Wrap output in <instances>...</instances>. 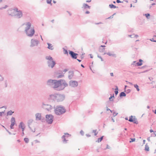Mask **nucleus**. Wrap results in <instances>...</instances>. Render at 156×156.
Instances as JSON below:
<instances>
[{
    "label": "nucleus",
    "instance_id": "f257e3e1",
    "mask_svg": "<svg viewBox=\"0 0 156 156\" xmlns=\"http://www.w3.org/2000/svg\"><path fill=\"white\" fill-rule=\"evenodd\" d=\"M47 84L58 91L62 90L68 86V84L65 81L62 80H55L49 79L47 82Z\"/></svg>",
    "mask_w": 156,
    "mask_h": 156
},
{
    "label": "nucleus",
    "instance_id": "f03ea898",
    "mask_svg": "<svg viewBox=\"0 0 156 156\" xmlns=\"http://www.w3.org/2000/svg\"><path fill=\"white\" fill-rule=\"evenodd\" d=\"M65 98V96L64 94L54 93L50 94L48 99L55 102H60L63 101Z\"/></svg>",
    "mask_w": 156,
    "mask_h": 156
},
{
    "label": "nucleus",
    "instance_id": "7ed1b4c3",
    "mask_svg": "<svg viewBox=\"0 0 156 156\" xmlns=\"http://www.w3.org/2000/svg\"><path fill=\"white\" fill-rule=\"evenodd\" d=\"M8 14L9 16L15 17L17 18H20L23 16V13L22 11L20 10H18L17 8L9 11Z\"/></svg>",
    "mask_w": 156,
    "mask_h": 156
},
{
    "label": "nucleus",
    "instance_id": "20e7f679",
    "mask_svg": "<svg viewBox=\"0 0 156 156\" xmlns=\"http://www.w3.org/2000/svg\"><path fill=\"white\" fill-rule=\"evenodd\" d=\"M26 27L25 28V32L27 35L30 37L33 36L35 33V30L33 28H30L31 24L30 22L25 23Z\"/></svg>",
    "mask_w": 156,
    "mask_h": 156
},
{
    "label": "nucleus",
    "instance_id": "39448f33",
    "mask_svg": "<svg viewBox=\"0 0 156 156\" xmlns=\"http://www.w3.org/2000/svg\"><path fill=\"white\" fill-rule=\"evenodd\" d=\"M54 108L55 114L58 115L63 114L66 112L65 107L62 105H58Z\"/></svg>",
    "mask_w": 156,
    "mask_h": 156
},
{
    "label": "nucleus",
    "instance_id": "423d86ee",
    "mask_svg": "<svg viewBox=\"0 0 156 156\" xmlns=\"http://www.w3.org/2000/svg\"><path fill=\"white\" fill-rule=\"evenodd\" d=\"M45 58L48 60L47 62L48 66L49 68H53L56 64V62L54 61L53 58L50 56H47Z\"/></svg>",
    "mask_w": 156,
    "mask_h": 156
},
{
    "label": "nucleus",
    "instance_id": "0eeeda50",
    "mask_svg": "<svg viewBox=\"0 0 156 156\" xmlns=\"http://www.w3.org/2000/svg\"><path fill=\"white\" fill-rule=\"evenodd\" d=\"M41 107L43 109L48 111H50L55 108V105L52 106L50 105L45 104L43 102L42 104Z\"/></svg>",
    "mask_w": 156,
    "mask_h": 156
},
{
    "label": "nucleus",
    "instance_id": "6e6552de",
    "mask_svg": "<svg viewBox=\"0 0 156 156\" xmlns=\"http://www.w3.org/2000/svg\"><path fill=\"white\" fill-rule=\"evenodd\" d=\"M39 43V41L37 39L33 38L31 39L30 41V47H33L37 46Z\"/></svg>",
    "mask_w": 156,
    "mask_h": 156
},
{
    "label": "nucleus",
    "instance_id": "1a4fd4ad",
    "mask_svg": "<svg viewBox=\"0 0 156 156\" xmlns=\"http://www.w3.org/2000/svg\"><path fill=\"white\" fill-rule=\"evenodd\" d=\"M46 121L49 124L52 123L54 119L53 116L52 115H46Z\"/></svg>",
    "mask_w": 156,
    "mask_h": 156
},
{
    "label": "nucleus",
    "instance_id": "9d476101",
    "mask_svg": "<svg viewBox=\"0 0 156 156\" xmlns=\"http://www.w3.org/2000/svg\"><path fill=\"white\" fill-rule=\"evenodd\" d=\"M69 85L71 87H75L78 85V82L75 80H70L69 82Z\"/></svg>",
    "mask_w": 156,
    "mask_h": 156
},
{
    "label": "nucleus",
    "instance_id": "9b49d317",
    "mask_svg": "<svg viewBox=\"0 0 156 156\" xmlns=\"http://www.w3.org/2000/svg\"><path fill=\"white\" fill-rule=\"evenodd\" d=\"M69 134L67 133H65V135L62 136V142L63 143L66 144L67 143V140H66V138L69 136Z\"/></svg>",
    "mask_w": 156,
    "mask_h": 156
},
{
    "label": "nucleus",
    "instance_id": "f8f14e48",
    "mask_svg": "<svg viewBox=\"0 0 156 156\" xmlns=\"http://www.w3.org/2000/svg\"><path fill=\"white\" fill-rule=\"evenodd\" d=\"M36 120V121L38 120H43V119H42L41 116V115L40 113H37L35 115Z\"/></svg>",
    "mask_w": 156,
    "mask_h": 156
},
{
    "label": "nucleus",
    "instance_id": "ddd939ff",
    "mask_svg": "<svg viewBox=\"0 0 156 156\" xmlns=\"http://www.w3.org/2000/svg\"><path fill=\"white\" fill-rule=\"evenodd\" d=\"M69 54L70 55L72 58L75 59H76L77 57V55H78L76 53L73 51H69Z\"/></svg>",
    "mask_w": 156,
    "mask_h": 156
},
{
    "label": "nucleus",
    "instance_id": "4468645a",
    "mask_svg": "<svg viewBox=\"0 0 156 156\" xmlns=\"http://www.w3.org/2000/svg\"><path fill=\"white\" fill-rule=\"evenodd\" d=\"M68 75V78L69 79L71 80L73 78L74 76V73L73 71H69Z\"/></svg>",
    "mask_w": 156,
    "mask_h": 156
},
{
    "label": "nucleus",
    "instance_id": "2eb2a0df",
    "mask_svg": "<svg viewBox=\"0 0 156 156\" xmlns=\"http://www.w3.org/2000/svg\"><path fill=\"white\" fill-rule=\"evenodd\" d=\"M144 62L143 60L141 59L139 60L138 62H137V66H141L143 64V62Z\"/></svg>",
    "mask_w": 156,
    "mask_h": 156
},
{
    "label": "nucleus",
    "instance_id": "dca6fc26",
    "mask_svg": "<svg viewBox=\"0 0 156 156\" xmlns=\"http://www.w3.org/2000/svg\"><path fill=\"white\" fill-rule=\"evenodd\" d=\"M47 44L48 46V48L50 50H52L54 49V48L53 46L52 45V44L49 43H47Z\"/></svg>",
    "mask_w": 156,
    "mask_h": 156
},
{
    "label": "nucleus",
    "instance_id": "f3484780",
    "mask_svg": "<svg viewBox=\"0 0 156 156\" xmlns=\"http://www.w3.org/2000/svg\"><path fill=\"white\" fill-rule=\"evenodd\" d=\"M134 120L133 119V116L132 115L131 116L129 117V121L130 122H134V123L136 124V121L134 122Z\"/></svg>",
    "mask_w": 156,
    "mask_h": 156
},
{
    "label": "nucleus",
    "instance_id": "a211bd4d",
    "mask_svg": "<svg viewBox=\"0 0 156 156\" xmlns=\"http://www.w3.org/2000/svg\"><path fill=\"white\" fill-rule=\"evenodd\" d=\"M23 127H25V125L23 123V122H21L20 123V124L19 126V128H22Z\"/></svg>",
    "mask_w": 156,
    "mask_h": 156
},
{
    "label": "nucleus",
    "instance_id": "6ab92c4d",
    "mask_svg": "<svg viewBox=\"0 0 156 156\" xmlns=\"http://www.w3.org/2000/svg\"><path fill=\"white\" fill-rule=\"evenodd\" d=\"M105 54H107V55L110 56H112L113 57H116V55L114 54L111 53L110 52H108L107 53H105L104 55Z\"/></svg>",
    "mask_w": 156,
    "mask_h": 156
},
{
    "label": "nucleus",
    "instance_id": "aec40b11",
    "mask_svg": "<svg viewBox=\"0 0 156 156\" xmlns=\"http://www.w3.org/2000/svg\"><path fill=\"white\" fill-rule=\"evenodd\" d=\"M83 7L85 9L88 8L90 9V6L88 5L87 4L84 3L83 4Z\"/></svg>",
    "mask_w": 156,
    "mask_h": 156
},
{
    "label": "nucleus",
    "instance_id": "412c9836",
    "mask_svg": "<svg viewBox=\"0 0 156 156\" xmlns=\"http://www.w3.org/2000/svg\"><path fill=\"white\" fill-rule=\"evenodd\" d=\"M126 96V93L124 92H122L120 94L119 96L120 97H125Z\"/></svg>",
    "mask_w": 156,
    "mask_h": 156
},
{
    "label": "nucleus",
    "instance_id": "4be33fe9",
    "mask_svg": "<svg viewBox=\"0 0 156 156\" xmlns=\"http://www.w3.org/2000/svg\"><path fill=\"white\" fill-rule=\"evenodd\" d=\"M11 123H16V121L15 118L12 117V118L11 120Z\"/></svg>",
    "mask_w": 156,
    "mask_h": 156
},
{
    "label": "nucleus",
    "instance_id": "5701e85b",
    "mask_svg": "<svg viewBox=\"0 0 156 156\" xmlns=\"http://www.w3.org/2000/svg\"><path fill=\"white\" fill-rule=\"evenodd\" d=\"M145 150L147 151H149V147L147 144L145 145Z\"/></svg>",
    "mask_w": 156,
    "mask_h": 156
},
{
    "label": "nucleus",
    "instance_id": "b1692460",
    "mask_svg": "<svg viewBox=\"0 0 156 156\" xmlns=\"http://www.w3.org/2000/svg\"><path fill=\"white\" fill-rule=\"evenodd\" d=\"M103 137L104 136H102L100 138H98V140H97L96 142L98 143L101 142L102 140Z\"/></svg>",
    "mask_w": 156,
    "mask_h": 156
},
{
    "label": "nucleus",
    "instance_id": "393cba45",
    "mask_svg": "<svg viewBox=\"0 0 156 156\" xmlns=\"http://www.w3.org/2000/svg\"><path fill=\"white\" fill-rule=\"evenodd\" d=\"M128 36L129 37H131L132 38H133L136 37V35L133 34L132 35H128Z\"/></svg>",
    "mask_w": 156,
    "mask_h": 156
},
{
    "label": "nucleus",
    "instance_id": "a878e982",
    "mask_svg": "<svg viewBox=\"0 0 156 156\" xmlns=\"http://www.w3.org/2000/svg\"><path fill=\"white\" fill-rule=\"evenodd\" d=\"M14 112H12V110H10L8 111L7 113V115H12V113Z\"/></svg>",
    "mask_w": 156,
    "mask_h": 156
},
{
    "label": "nucleus",
    "instance_id": "bb28decb",
    "mask_svg": "<svg viewBox=\"0 0 156 156\" xmlns=\"http://www.w3.org/2000/svg\"><path fill=\"white\" fill-rule=\"evenodd\" d=\"M116 88L115 89V95H117L118 93V88L117 86H116Z\"/></svg>",
    "mask_w": 156,
    "mask_h": 156
},
{
    "label": "nucleus",
    "instance_id": "cd10ccee",
    "mask_svg": "<svg viewBox=\"0 0 156 156\" xmlns=\"http://www.w3.org/2000/svg\"><path fill=\"white\" fill-rule=\"evenodd\" d=\"M109 6L111 8H116V6L112 4H110L109 5Z\"/></svg>",
    "mask_w": 156,
    "mask_h": 156
},
{
    "label": "nucleus",
    "instance_id": "c85d7f7f",
    "mask_svg": "<svg viewBox=\"0 0 156 156\" xmlns=\"http://www.w3.org/2000/svg\"><path fill=\"white\" fill-rule=\"evenodd\" d=\"M114 97V94H113L112 96H111L109 98V100L110 101H113V99L112 98Z\"/></svg>",
    "mask_w": 156,
    "mask_h": 156
},
{
    "label": "nucleus",
    "instance_id": "c756f323",
    "mask_svg": "<svg viewBox=\"0 0 156 156\" xmlns=\"http://www.w3.org/2000/svg\"><path fill=\"white\" fill-rule=\"evenodd\" d=\"M24 141L26 143H28L29 141V139L28 138H25L24 139Z\"/></svg>",
    "mask_w": 156,
    "mask_h": 156
},
{
    "label": "nucleus",
    "instance_id": "7c9ffc66",
    "mask_svg": "<svg viewBox=\"0 0 156 156\" xmlns=\"http://www.w3.org/2000/svg\"><path fill=\"white\" fill-rule=\"evenodd\" d=\"M52 0H47L46 2L48 4H50L51 5H52V4L51 3Z\"/></svg>",
    "mask_w": 156,
    "mask_h": 156
},
{
    "label": "nucleus",
    "instance_id": "2f4dec72",
    "mask_svg": "<svg viewBox=\"0 0 156 156\" xmlns=\"http://www.w3.org/2000/svg\"><path fill=\"white\" fill-rule=\"evenodd\" d=\"M33 121V120L32 119L29 120L28 121V124H29V123H31ZM28 126H29V128L30 129H31V128H30V127L29 124H28Z\"/></svg>",
    "mask_w": 156,
    "mask_h": 156
},
{
    "label": "nucleus",
    "instance_id": "473e14b6",
    "mask_svg": "<svg viewBox=\"0 0 156 156\" xmlns=\"http://www.w3.org/2000/svg\"><path fill=\"white\" fill-rule=\"evenodd\" d=\"M15 124L11 123V124L10 126V128L11 129H13L14 128L13 126Z\"/></svg>",
    "mask_w": 156,
    "mask_h": 156
},
{
    "label": "nucleus",
    "instance_id": "72a5a7b5",
    "mask_svg": "<svg viewBox=\"0 0 156 156\" xmlns=\"http://www.w3.org/2000/svg\"><path fill=\"white\" fill-rule=\"evenodd\" d=\"M105 49L104 48H100L99 49V51L100 52H103L105 51Z\"/></svg>",
    "mask_w": 156,
    "mask_h": 156
},
{
    "label": "nucleus",
    "instance_id": "f704fd0d",
    "mask_svg": "<svg viewBox=\"0 0 156 156\" xmlns=\"http://www.w3.org/2000/svg\"><path fill=\"white\" fill-rule=\"evenodd\" d=\"M130 91H131L129 89H127L126 90H125V91L126 92L127 94L129 93L130 92Z\"/></svg>",
    "mask_w": 156,
    "mask_h": 156
},
{
    "label": "nucleus",
    "instance_id": "c9c22d12",
    "mask_svg": "<svg viewBox=\"0 0 156 156\" xmlns=\"http://www.w3.org/2000/svg\"><path fill=\"white\" fill-rule=\"evenodd\" d=\"M131 140L129 141L130 143H131L132 142H134L135 140V138H130Z\"/></svg>",
    "mask_w": 156,
    "mask_h": 156
},
{
    "label": "nucleus",
    "instance_id": "e433bc0d",
    "mask_svg": "<svg viewBox=\"0 0 156 156\" xmlns=\"http://www.w3.org/2000/svg\"><path fill=\"white\" fill-rule=\"evenodd\" d=\"M63 49L64 51V54H68V52L64 48H63Z\"/></svg>",
    "mask_w": 156,
    "mask_h": 156
},
{
    "label": "nucleus",
    "instance_id": "4c0bfd02",
    "mask_svg": "<svg viewBox=\"0 0 156 156\" xmlns=\"http://www.w3.org/2000/svg\"><path fill=\"white\" fill-rule=\"evenodd\" d=\"M97 130H93V132L94 133V135L95 136H96L98 134V132H96Z\"/></svg>",
    "mask_w": 156,
    "mask_h": 156
},
{
    "label": "nucleus",
    "instance_id": "58836bf2",
    "mask_svg": "<svg viewBox=\"0 0 156 156\" xmlns=\"http://www.w3.org/2000/svg\"><path fill=\"white\" fill-rule=\"evenodd\" d=\"M4 78L2 77L1 75L0 74V81H2L3 80Z\"/></svg>",
    "mask_w": 156,
    "mask_h": 156
},
{
    "label": "nucleus",
    "instance_id": "ea45409f",
    "mask_svg": "<svg viewBox=\"0 0 156 156\" xmlns=\"http://www.w3.org/2000/svg\"><path fill=\"white\" fill-rule=\"evenodd\" d=\"M7 5H5L4 7H1L0 8V9L2 10V9H6V8H7Z\"/></svg>",
    "mask_w": 156,
    "mask_h": 156
},
{
    "label": "nucleus",
    "instance_id": "a19ab883",
    "mask_svg": "<svg viewBox=\"0 0 156 156\" xmlns=\"http://www.w3.org/2000/svg\"><path fill=\"white\" fill-rule=\"evenodd\" d=\"M118 114V113H115V112H114L113 114V117H115Z\"/></svg>",
    "mask_w": 156,
    "mask_h": 156
},
{
    "label": "nucleus",
    "instance_id": "79ce46f5",
    "mask_svg": "<svg viewBox=\"0 0 156 156\" xmlns=\"http://www.w3.org/2000/svg\"><path fill=\"white\" fill-rule=\"evenodd\" d=\"M64 75L63 74H61L59 76H58L57 77L58 78H60L64 76Z\"/></svg>",
    "mask_w": 156,
    "mask_h": 156
},
{
    "label": "nucleus",
    "instance_id": "37998d69",
    "mask_svg": "<svg viewBox=\"0 0 156 156\" xmlns=\"http://www.w3.org/2000/svg\"><path fill=\"white\" fill-rule=\"evenodd\" d=\"M145 16L148 19V17L150 16V15L149 13H147L145 14Z\"/></svg>",
    "mask_w": 156,
    "mask_h": 156
},
{
    "label": "nucleus",
    "instance_id": "c03bdc74",
    "mask_svg": "<svg viewBox=\"0 0 156 156\" xmlns=\"http://www.w3.org/2000/svg\"><path fill=\"white\" fill-rule=\"evenodd\" d=\"M5 111L2 112H0V116H2V114H3L5 112Z\"/></svg>",
    "mask_w": 156,
    "mask_h": 156
},
{
    "label": "nucleus",
    "instance_id": "a18cd8bd",
    "mask_svg": "<svg viewBox=\"0 0 156 156\" xmlns=\"http://www.w3.org/2000/svg\"><path fill=\"white\" fill-rule=\"evenodd\" d=\"M98 57L101 59V61H103V59L102 58L101 56H99V55H98Z\"/></svg>",
    "mask_w": 156,
    "mask_h": 156
},
{
    "label": "nucleus",
    "instance_id": "49530a36",
    "mask_svg": "<svg viewBox=\"0 0 156 156\" xmlns=\"http://www.w3.org/2000/svg\"><path fill=\"white\" fill-rule=\"evenodd\" d=\"M150 40L152 41L156 42V40H154V38H153L151 39H150Z\"/></svg>",
    "mask_w": 156,
    "mask_h": 156
},
{
    "label": "nucleus",
    "instance_id": "de8ad7c7",
    "mask_svg": "<svg viewBox=\"0 0 156 156\" xmlns=\"http://www.w3.org/2000/svg\"><path fill=\"white\" fill-rule=\"evenodd\" d=\"M80 133L82 135H84V133L83 131L82 130H81L80 132Z\"/></svg>",
    "mask_w": 156,
    "mask_h": 156
},
{
    "label": "nucleus",
    "instance_id": "09e8293b",
    "mask_svg": "<svg viewBox=\"0 0 156 156\" xmlns=\"http://www.w3.org/2000/svg\"><path fill=\"white\" fill-rule=\"evenodd\" d=\"M151 136L153 137H155L156 136V134L155 133H152L151 135Z\"/></svg>",
    "mask_w": 156,
    "mask_h": 156
},
{
    "label": "nucleus",
    "instance_id": "8fccbe9b",
    "mask_svg": "<svg viewBox=\"0 0 156 156\" xmlns=\"http://www.w3.org/2000/svg\"><path fill=\"white\" fill-rule=\"evenodd\" d=\"M134 64L135 66H136V61H133V63L132 64V65H134Z\"/></svg>",
    "mask_w": 156,
    "mask_h": 156
},
{
    "label": "nucleus",
    "instance_id": "3c124183",
    "mask_svg": "<svg viewBox=\"0 0 156 156\" xmlns=\"http://www.w3.org/2000/svg\"><path fill=\"white\" fill-rule=\"evenodd\" d=\"M110 147L108 144H107V147H106V148L105 149V150H106V149H110Z\"/></svg>",
    "mask_w": 156,
    "mask_h": 156
},
{
    "label": "nucleus",
    "instance_id": "603ef678",
    "mask_svg": "<svg viewBox=\"0 0 156 156\" xmlns=\"http://www.w3.org/2000/svg\"><path fill=\"white\" fill-rule=\"evenodd\" d=\"M113 15H112V16H110V17L108 18L107 19H111V18H113Z\"/></svg>",
    "mask_w": 156,
    "mask_h": 156
},
{
    "label": "nucleus",
    "instance_id": "864d4df0",
    "mask_svg": "<svg viewBox=\"0 0 156 156\" xmlns=\"http://www.w3.org/2000/svg\"><path fill=\"white\" fill-rule=\"evenodd\" d=\"M116 2L119 3L121 2L119 0H117Z\"/></svg>",
    "mask_w": 156,
    "mask_h": 156
},
{
    "label": "nucleus",
    "instance_id": "5fc2aeb1",
    "mask_svg": "<svg viewBox=\"0 0 156 156\" xmlns=\"http://www.w3.org/2000/svg\"><path fill=\"white\" fill-rule=\"evenodd\" d=\"M68 71V69H64L63 70V72H66Z\"/></svg>",
    "mask_w": 156,
    "mask_h": 156
},
{
    "label": "nucleus",
    "instance_id": "6e6d98bb",
    "mask_svg": "<svg viewBox=\"0 0 156 156\" xmlns=\"http://www.w3.org/2000/svg\"><path fill=\"white\" fill-rule=\"evenodd\" d=\"M5 108V109H6L7 108V107H6V106H3L1 107L0 108Z\"/></svg>",
    "mask_w": 156,
    "mask_h": 156
},
{
    "label": "nucleus",
    "instance_id": "4d7b16f0",
    "mask_svg": "<svg viewBox=\"0 0 156 156\" xmlns=\"http://www.w3.org/2000/svg\"><path fill=\"white\" fill-rule=\"evenodd\" d=\"M25 127H23L22 128V132H23L24 130V129H25Z\"/></svg>",
    "mask_w": 156,
    "mask_h": 156
},
{
    "label": "nucleus",
    "instance_id": "13d9d810",
    "mask_svg": "<svg viewBox=\"0 0 156 156\" xmlns=\"http://www.w3.org/2000/svg\"><path fill=\"white\" fill-rule=\"evenodd\" d=\"M149 79L150 81H151L153 79V78L151 77H149Z\"/></svg>",
    "mask_w": 156,
    "mask_h": 156
},
{
    "label": "nucleus",
    "instance_id": "bf43d9fd",
    "mask_svg": "<svg viewBox=\"0 0 156 156\" xmlns=\"http://www.w3.org/2000/svg\"><path fill=\"white\" fill-rule=\"evenodd\" d=\"M110 74L111 76H114L113 73H110Z\"/></svg>",
    "mask_w": 156,
    "mask_h": 156
},
{
    "label": "nucleus",
    "instance_id": "052dcab7",
    "mask_svg": "<svg viewBox=\"0 0 156 156\" xmlns=\"http://www.w3.org/2000/svg\"><path fill=\"white\" fill-rule=\"evenodd\" d=\"M86 136L88 137H90L91 136L89 134H86Z\"/></svg>",
    "mask_w": 156,
    "mask_h": 156
},
{
    "label": "nucleus",
    "instance_id": "680f3d73",
    "mask_svg": "<svg viewBox=\"0 0 156 156\" xmlns=\"http://www.w3.org/2000/svg\"><path fill=\"white\" fill-rule=\"evenodd\" d=\"M147 140L148 141H150V137H148V138H147Z\"/></svg>",
    "mask_w": 156,
    "mask_h": 156
},
{
    "label": "nucleus",
    "instance_id": "e2e57ef3",
    "mask_svg": "<svg viewBox=\"0 0 156 156\" xmlns=\"http://www.w3.org/2000/svg\"><path fill=\"white\" fill-rule=\"evenodd\" d=\"M85 13L86 14H89L90 13V12L89 11H86V12H85Z\"/></svg>",
    "mask_w": 156,
    "mask_h": 156
},
{
    "label": "nucleus",
    "instance_id": "0e129e2a",
    "mask_svg": "<svg viewBox=\"0 0 156 156\" xmlns=\"http://www.w3.org/2000/svg\"><path fill=\"white\" fill-rule=\"evenodd\" d=\"M67 12L69 14L70 16L71 15V13L67 11Z\"/></svg>",
    "mask_w": 156,
    "mask_h": 156
},
{
    "label": "nucleus",
    "instance_id": "69168bd1",
    "mask_svg": "<svg viewBox=\"0 0 156 156\" xmlns=\"http://www.w3.org/2000/svg\"><path fill=\"white\" fill-rule=\"evenodd\" d=\"M155 83V82L154 81H152L151 83V84H154Z\"/></svg>",
    "mask_w": 156,
    "mask_h": 156
},
{
    "label": "nucleus",
    "instance_id": "338daca9",
    "mask_svg": "<svg viewBox=\"0 0 156 156\" xmlns=\"http://www.w3.org/2000/svg\"><path fill=\"white\" fill-rule=\"evenodd\" d=\"M90 58H93V56L92 55V54H90Z\"/></svg>",
    "mask_w": 156,
    "mask_h": 156
},
{
    "label": "nucleus",
    "instance_id": "774afa93",
    "mask_svg": "<svg viewBox=\"0 0 156 156\" xmlns=\"http://www.w3.org/2000/svg\"><path fill=\"white\" fill-rule=\"evenodd\" d=\"M128 83L131 85H133V83H132L129 82Z\"/></svg>",
    "mask_w": 156,
    "mask_h": 156
}]
</instances>
